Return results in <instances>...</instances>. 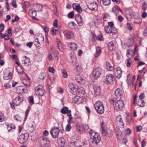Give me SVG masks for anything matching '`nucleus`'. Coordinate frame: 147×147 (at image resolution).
Wrapping results in <instances>:
<instances>
[{"mask_svg": "<svg viewBox=\"0 0 147 147\" xmlns=\"http://www.w3.org/2000/svg\"><path fill=\"white\" fill-rule=\"evenodd\" d=\"M89 134L91 139L92 140L91 141L92 143H95L96 144L99 142L100 140V138L98 133L92 130H90L89 131Z\"/></svg>", "mask_w": 147, "mask_h": 147, "instance_id": "f257e3e1", "label": "nucleus"}, {"mask_svg": "<svg viewBox=\"0 0 147 147\" xmlns=\"http://www.w3.org/2000/svg\"><path fill=\"white\" fill-rule=\"evenodd\" d=\"M94 107L97 112L99 114H102L104 112V108L102 102L97 101L94 105Z\"/></svg>", "mask_w": 147, "mask_h": 147, "instance_id": "f03ea898", "label": "nucleus"}, {"mask_svg": "<svg viewBox=\"0 0 147 147\" xmlns=\"http://www.w3.org/2000/svg\"><path fill=\"white\" fill-rule=\"evenodd\" d=\"M102 72L101 69L100 67H97L94 68L92 72V76L94 79H97L99 78Z\"/></svg>", "mask_w": 147, "mask_h": 147, "instance_id": "7ed1b4c3", "label": "nucleus"}, {"mask_svg": "<svg viewBox=\"0 0 147 147\" xmlns=\"http://www.w3.org/2000/svg\"><path fill=\"white\" fill-rule=\"evenodd\" d=\"M44 36L42 34H39L35 39L34 41L35 45L36 47H38L40 45L44 42Z\"/></svg>", "mask_w": 147, "mask_h": 147, "instance_id": "20e7f679", "label": "nucleus"}, {"mask_svg": "<svg viewBox=\"0 0 147 147\" xmlns=\"http://www.w3.org/2000/svg\"><path fill=\"white\" fill-rule=\"evenodd\" d=\"M39 142L40 145L44 147H48L49 146L50 141L47 138L44 136H42L39 138Z\"/></svg>", "mask_w": 147, "mask_h": 147, "instance_id": "39448f33", "label": "nucleus"}, {"mask_svg": "<svg viewBox=\"0 0 147 147\" xmlns=\"http://www.w3.org/2000/svg\"><path fill=\"white\" fill-rule=\"evenodd\" d=\"M123 101L121 99H118L115 104L114 108L117 111H119L123 108Z\"/></svg>", "mask_w": 147, "mask_h": 147, "instance_id": "423d86ee", "label": "nucleus"}, {"mask_svg": "<svg viewBox=\"0 0 147 147\" xmlns=\"http://www.w3.org/2000/svg\"><path fill=\"white\" fill-rule=\"evenodd\" d=\"M29 138V134L27 133L22 134L19 137L18 141L21 144H23L26 142Z\"/></svg>", "mask_w": 147, "mask_h": 147, "instance_id": "0eeeda50", "label": "nucleus"}, {"mask_svg": "<svg viewBox=\"0 0 147 147\" xmlns=\"http://www.w3.org/2000/svg\"><path fill=\"white\" fill-rule=\"evenodd\" d=\"M69 90L73 95H76L78 92V88L73 83H70L68 85Z\"/></svg>", "mask_w": 147, "mask_h": 147, "instance_id": "6e6552de", "label": "nucleus"}, {"mask_svg": "<svg viewBox=\"0 0 147 147\" xmlns=\"http://www.w3.org/2000/svg\"><path fill=\"white\" fill-rule=\"evenodd\" d=\"M59 132V128L56 127H53L50 131L52 138H56L58 137Z\"/></svg>", "mask_w": 147, "mask_h": 147, "instance_id": "1a4fd4ad", "label": "nucleus"}, {"mask_svg": "<svg viewBox=\"0 0 147 147\" xmlns=\"http://www.w3.org/2000/svg\"><path fill=\"white\" fill-rule=\"evenodd\" d=\"M102 134L103 136H105L112 132V130L108 128L104 127L102 123H101Z\"/></svg>", "mask_w": 147, "mask_h": 147, "instance_id": "9d476101", "label": "nucleus"}, {"mask_svg": "<svg viewBox=\"0 0 147 147\" xmlns=\"http://www.w3.org/2000/svg\"><path fill=\"white\" fill-rule=\"evenodd\" d=\"M35 92L37 95L42 96L45 92V90L42 86H37L35 89Z\"/></svg>", "mask_w": 147, "mask_h": 147, "instance_id": "9b49d317", "label": "nucleus"}, {"mask_svg": "<svg viewBox=\"0 0 147 147\" xmlns=\"http://www.w3.org/2000/svg\"><path fill=\"white\" fill-rule=\"evenodd\" d=\"M122 70L119 67H117L114 69V75L115 77L119 79L121 77Z\"/></svg>", "mask_w": 147, "mask_h": 147, "instance_id": "f8f14e48", "label": "nucleus"}, {"mask_svg": "<svg viewBox=\"0 0 147 147\" xmlns=\"http://www.w3.org/2000/svg\"><path fill=\"white\" fill-rule=\"evenodd\" d=\"M59 145L61 147H66L67 143L65 140L63 138H59L58 140Z\"/></svg>", "mask_w": 147, "mask_h": 147, "instance_id": "ddd939ff", "label": "nucleus"}, {"mask_svg": "<svg viewBox=\"0 0 147 147\" xmlns=\"http://www.w3.org/2000/svg\"><path fill=\"white\" fill-rule=\"evenodd\" d=\"M114 79V76L111 74H108L106 76V80L109 84H113Z\"/></svg>", "mask_w": 147, "mask_h": 147, "instance_id": "4468645a", "label": "nucleus"}, {"mask_svg": "<svg viewBox=\"0 0 147 147\" xmlns=\"http://www.w3.org/2000/svg\"><path fill=\"white\" fill-rule=\"evenodd\" d=\"M73 8L74 9L76 10L78 13H81L82 10L80 4L78 3H74L73 4Z\"/></svg>", "mask_w": 147, "mask_h": 147, "instance_id": "2eb2a0df", "label": "nucleus"}, {"mask_svg": "<svg viewBox=\"0 0 147 147\" xmlns=\"http://www.w3.org/2000/svg\"><path fill=\"white\" fill-rule=\"evenodd\" d=\"M75 20L80 26H82L83 25L82 20V17L79 14H76L75 16Z\"/></svg>", "mask_w": 147, "mask_h": 147, "instance_id": "dca6fc26", "label": "nucleus"}, {"mask_svg": "<svg viewBox=\"0 0 147 147\" xmlns=\"http://www.w3.org/2000/svg\"><path fill=\"white\" fill-rule=\"evenodd\" d=\"M75 79L76 81L81 84H83L85 83V80L79 75H77L76 76Z\"/></svg>", "mask_w": 147, "mask_h": 147, "instance_id": "f3484780", "label": "nucleus"}, {"mask_svg": "<svg viewBox=\"0 0 147 147\" xmlns=\"http://www.w3.org/2000/svg\"><path fill=\"white\" fill-rule=\"evenodd\" d=\"M88 7L90 10L95 11L97 9L98 5L96 3H93L90 4Z\"/></svg>", "mask_w": 147, "mask_h": 147, "instance_id": "a211bd4d", "label": "nucleus"}, {"mask_svg": "<svg viewBox=\"0 0 147 147\" xmlns=\"http://www.w3.org/2000/svg\"><path fill=\"white\" fill-rule=\"evenodd\" d=\"M23 101V99L19 96L16 97L13 100V102L16 106L19 105L20 103Z\"/></svg>", "mask_w": 147, "mask_h": 147, "instance_id": "6ab92c4d", "label": "nucleus"}, {"mask_svg": "<svg viewBox=\"0 0 147 147\" xmlns=\"http://www.w3.org/2000/svg\"><path fill=\"white\" fill-rule=\"evenodd\" d=\"M115 95L119 99H121L123 97L122 92L119 89H116L115 92Z\"/></svg>", "mask_w": 147, "mask_h": 147, "instance_id": "aec40b11", "label": "nucleus"}, {"mask_svg": "<svg viewBox=\"0 0 147 147\" xmlns=\"http://www.w3.org/2000/svg\"><path fill=\"white\" fill-rule=\"evenodd\" d=\"M64 35L67 38H71L74 36L73 33L71 31L66 30L63 32Z\"/></svg>", "mask_w": 147, "mask_h": 147, "instance_id": "412c9836", "label": "nucleus"}, {"mask_svg": "<svg viewBox=\"0 0 147 147\" xmlns=\"http://www.w3.org/2000/svg\"><path fill=\"white\" fill-rule=\"evenodd\" d=\"M93 89L95 94L97 95L100 94L101 92V88L100 86L97 85H94L93 86Z\"/></svg>", "mask_w": 147, "mask_h": 147, "instance_id": "4be33fe9", "label": "nucleus"}, {"mask_svg": "<svg viewBox=\"0 0 147 147\" xmlns=\"http://www.w3.org/2000/svg\"><path fill=\"white\" fill-rule=\"evenodd\" d=\"M108 47L110 51H113L115 49V45L113 41H111L108 43Z\"/></svg>", "mask_w": 147, "mask_h": 147, "instance_id": "5701e85b", "label": "nucleus"}, {"mask_svg": "<svg viewBox=\"0 0 147 147\" xmlns=\"http://www.w3.org/2000/svg\"><path fill=\"white\" fill-rule=\"evenodd\" d=\"M24 88L22 86L16 87V92L18 94H20L24 92Z\"/></svg>", "mask_w": 147, "mask_h": 147, "instance_id": "b1692460", "label": "nucleus"}, {"mask_svg": "<svg viewBox=\"0 0 147 147\" xmlns=\"http://www.w3.org/2000/svg\"><path fill=\"white\" fill-rule=\"evenodd\" d=\"M30 14V15H31L32 16V19L33 20H38V19L36 18H35V17L36 16V11L35 10H30L29 11Z\"/></svg>", "mask_w": 147, "mask_h": 147, "instance_id": "393cba45", "label": "nucleus"}, {"mask_svg": "<svg viewBox=\"0 0 147 147\" xmlns=\"http://www.w3.org/2000/svg\"><path fill=\"white\" fill-rule=\"evenodd\" d=\"M116 119L117 122L119 123V124L121 126H124V124L123 123L121 116L120 115H119L117 117Z\"/></svg>", "mask_w": 147, "mask_h": 147, "instance_id": "a878e982", "label": "nucleus"}, {"mask_svg": "<svg viewBox=\"0 0 147 147\" xmlns=\"http://www.w3.org/2000/svg\"><path fill=\"white\" fill-rule=\"evenodd\" d=\"M7 128L9 132H12L14 130L15 126L14 125L12 124H8Z\"/></svg>", "mask_w": 147, "mask_h": 147, "instance_id": "bb28decb", "label": "nucleus"}, {"mask_svg": "<svg viewBox=\"0 0 147 147\" xmlns=\"http://www.w3.org/2000/svg\"><path fill=\"white\" fill-rule=\"evenodd\" d=\"M119 11L122 13L123 12L118 7H114L112 8V11L116 14L118 13Z\"/></svg>", "mask_w": 147, "mask_h": 147, "instance_id": "cd10ccee", "label": "nucleus"}, {"mask_svg": "<svg viewBox=\"0 0 147 147\" xmlns=\"http://www.w3.org/2000/svg\"><path fill=\"white\" fill-rule=\"evenodd\" d=\"M106 68L109 71H112L114 69L113 67L110 65V63L108 61L106 63Z\"/></svg>", "mask_w": 147, "mask_h": 147, "instance_id": "c85d7f7f", "label": "nucleus"}, {"mask_svg": "<svg viewBox=\"0 0 147 147\" xmlns=\"http://www.w3.org/2000/svg\"><path fill=\"white\" fill-rule=\"evenodd\" d=\"M12 74L9 72L8 74H4L3 76V79L5 80H8L11 78Z\"/></svg>", "mask_w": 147, "mask_h": 147, "instance_id": "c756f323", "label": "nucleus"}, {"mask_svg": "<svg viewBox=\"0 0 147 147\" xmlns=\"http://www.w3.org/2000/svg\"><path fill=\"white\" fill-rule=\"evenodd\" d=\"M101 51L100 48L97 47H96V52L95 54V57H97L98 55L101 53Z\"/></svg>", "mask_w": 147, "mask_h": 147, "instance_id": "7c9ffc66", "label": "nucleus"}, {"mask_svg": "<svg viewBox=\"0 0 147 147\" xmlns=\"http://www.w3.org/2000/svg\"><path fill=\"white\" fill-rule=\"evenodd\" d=\"M102 4L105 6H108L111 3V0H102Z\"/></svg>", "mask_w": 147, "mask_h": 147, "instance_id": "2f4dec72", "label": "nucleus"}, {"mask_svg": "<svg viewBox=\"0 0 147 147\" xmlns=\"http://www.w3.org/2000/svg\"><path fill=\"white\" fill-rule=\"evenodd\" d=\"M137 104L139 106L143 107L144 105V102L142 100L140 99L137 103Z\"/></svg>", "mask_w": 147, "mask_h": 147, "instance_id": "473e14b6", "label": "nucleus"}, {"mask_svg": "<svg viewBox=\"0 0 147 147\" xmlns=\"http://www.w3.org/2000/svg\"><path fill=\"white\" fill-rule=\"evenodd\" d=\"M74 100L75 103L79 104L81 102L80 101L81 98L78 96H76L74 97Z\"/></svg>", "mask_w": 147, "mask_h": 147, "instance_id": "72a5a7b5", "label": "nucleus"}, {"mask_svg": "<svg viewBox=\"0 0 147 147\" xmlns=\"http://www.w3.org/2000/svg\"><path fill=\"white\" fill-rule=\"evenodd\" d=\"M75 23L73 22H69L68 24L69 27L71 29L75 28Z\"/></svg>", "mask_w": 147, "mask_h": 147, "instance_id": "f704fd0d", "label": "nucleus"}, {"mask_svg": "<svg viewBox=\"0 0 147 147\" xmlns=\"http://www.w3.org/2000/svg\"><path fill=\"white\" fill-rule=\"evenodd\" d=\"M118 98H112L110 99L109 100L111 104L112 105H114V103H115L117 102V100H118Z\"/></svg>", "mask_w": 147, "mask_h": 147, "instance_id": "c9c22d12", "label": "nucleus"}, {"mask_svg": "<svg viewBox=\"0 0 147 147\" xmlns=\"http://www.w3.org/2000/svg\"><path fill=\"white\" fill-rule=\"evenodd\" d=\"M68 108L67 107H63L61 110V112L63 114H65L68 111Z\"/></svg>", "mask_w": 147, "mask_h": 147, "instance_id": "e433bc0d", "label": "nucleus"}, {"mask_svg": "<svg viewBox=\"0 0 147 147\" xmlns=\"http://www.w3.org/2000/svg\"><path fill=\"white\" fill-rule=\"evenodd\" d=\"M134 21L135 23L140 24L142 22V20L140 18H137L134 19Z\"/></svg>", "mask_w": 147, "mask_h": 147, "instance_id": "4c0bfd02", "label": "nucleus"}, {"mask_svg": "<svg viewBox=\"0 0 147 147\" xmlns=\"http://www.w3.org/2000/svg\"><path fill=\"white\" fill-rule=\"evenodd\" d=\"M76 130L78 133H81L83 132V128L80 125L76 127Z\"/></svg>", "mask_w": 147, "mask_h": 147, "instance_id": "58836bf2", "label": "nucleus"}, {"mask_svg": "<svg viewBox=\"0 0 147 147\" xmlns=\"http://www.w3.org/2000/svg\"><path fill=\"white\" fill-rule=\"evenodd\" d=\"M111 34H112L113 36L117 33L116 29L114 27H111Z\"/></svg>", "mask_w": 147, "mask_h": 147, "instance_id": "ea45409f", "label": "nucleus"}, {"mask_svg": "<svg viewBox=\"0 0 147 147\" xmlns=\"http://www.w3.org/2000/svg\"><path fill=\"white\" fill-rule=\"evenodd\" d=\"M46 76V75L44 73H42L39 76V78L40 80V81H41L43 80L45 77Z\"/></svg>", "mask_w": 147, "mask_h": 147, "instance_id": "a19ab883", "label": "nucleus"}, {"mask_svg": "<svg viewBox=\"0 0 147 147\" xmlns=\"http://www.w3.org/2000/svg\"><path fill=\"white\" fill-rule=\"evenodd\" d=\"M28 101L30 105H32L34 104V98L33 96H31L29 97Z\"/></svg>", "mask_w": 147, "mask_h": 147, "instance_id": "79ce46f5", "label": "nucleus"}, {"mask_svg": "<svg viewBox=\"0 0 147 147\" xmlns=\"http://www.w3.org/2000/svg\"><path fill=\"white\" fill-rule=\"evenodd\" d=\"M70 45H72L70 46L71 48L74 50H76L77 48V46L74 43H70Z\"/></svg>", "mask_w": 147, "mask_h": 147, "instance_id": "37998d69", "label": "nucleus"}, {"mask_svg": "<svg viewBox=\"0 0 147 147\" xmlns=\"http://www.w3.org/2000/svg\"><path fill=\"white\" fill-rule=\"evenodd\" d=\"M111 27H110L108 26H106L105 27V31L108 33L111 34Z\"/></svg>", "mask_w": 147, "mask_h": 147, "instance_id": "c03bdc74", "label": "nucleus"}, {"mask_svg": "<svg viewBox=\"0 0 147 147\" xmlns=\"http://www.w3.org/2000/svg\"><path fill=\"white\" fill-rule=\"evenodd\" d=\"M115 130L116 134L117 136H119L121 135V131L119 128H117L115 129Z\"/></svg>", "mask_w": 147, "mask_h": 147, "instance_id": "a18cd8bd", "label": "nucleus"}, {"mask_svg": "<svg viewBox=\"0 0 147 147\" xmlns=\"http://www.w3.org/2000/svg\"><path fill=\"white\" fill-rule=\"evenodd\" d=\"M14 119L19 121H21L22 120L21 117L18 115H15L14 116Z\"/></svg>", "mask_w": 147, "mask_h": 147, "instance_id": "49530a36", "label": "nucleus"}, {"mask_svg": "<svg viewBox=\"0 0 147 147\" xmlns=\"http://www.w3.org/2000/svg\"><path fill=\"white\" fill-rule=\"evenodd\" d=\"M147 8V3L143 2L142 6V9L143 11H145Z\"/></svg>", "mask_w": 147, "mask_h": 147, "instance_id": "de8ad7c7", "label": "nucleus"}, {"mask_svg": "<svg viewBox=\"0 0 147 147\" xmlns=\"http://www.w3.org/2000/svg\"><path fill=\"white\" fill-rule=\"evenodd\" d=\"M61 72L64 78H67L68 76L67 72L65 70L63 69L61 70Z\"/></svg>", "mask_w": 147, "mask_h": 147, "instance_id": "09e8293b", "label": "nucleus"}, {"mask_svg": "<svg viewBox=\"0 0 147 147\" xmlns=\"http://www.w3.org/2000/svg\"><path fill=\"white\" fill-rule=\"evenodd\" d=\"M126 119L127 123L129 124L131 121V116L129 115H128L126 117Z\"/></svg>", "mask_w": 147, "mask_h": 147, "instance_id": "8fccbe9b", "label": "nucleus"}, {"mask_svg": "<svg viewBox=\"0 0 147 147\" xmlns=\"http://www.w3.org/2000/svg\"><path fill=\"white\" fill-rule=\"evenodd\" d=\"M30 111V110L29 109V108H28L27 110H26L25 112V117L24 119V122L26 119L27 117L28 116V115Z\"/></svg>", "mask_w": 147, "mask_h": 147, "instance_id": "3c124183", "label": "nucleus"}, {"mask_svg": "<svg viewBox=\"0 0 147 147\" xmlns=\"http://www.w3.org/2000/svg\"><path fill=\"white\" fill-rule=\"evenodd\" d=\"M77 70L79 72L82 71V69L80 65H78L76 66Z\"/></svg>", "mask_w": 147, "mask_h": 147, "instance_id": "603ef678", "label": "nucleus"}, {"mask_svg": "<svg viewBox=\"0 0 147 147\" xmlns=\"http://www.w3.org/2000/svg\"><path fill=\"white\" fill-rule=\"evenodd\" d=\"M5 120V118L3 116L2 113H0V122L4 121Z\"/></svg>", "mask_w": 147, "mask_h": 147, "instance_id": "864d4df0", "label": "nucleus"}, {"mask_svg": "<svg viewBox=\"0 0 147 147\" xmlns=\"http://www.w3.org/2000/svg\"><path fill=\"white\" fill-rule=\"evenodd\" d=\"M74 12L73 11H71L68 14L67 16L69 18H72L74 17Z\"/></svg>", "mask_w": 147, "mask_h": 147, "instance_id": "5fc2aeb1", "label": "nucleus"}, {"mask_svg": "<svg viewBox=\"0 0 147 147\" xmlns=\"http://www.w3.org/2000/svg\"><path fill=\"white\" fill-rule=\"evenodd\" d=\"M127 28L129 30H131L132 29V27L131 26V24L129 22L127 23Z\"/></svg>", "mask_w": 147, "mask_h": 147, "instance_id": "6e6d98bb", "label": "nucleus"}, {"mask_svg": "<svg viewBox=\"0 0 147 147\" xmlns=\"http://www.w3.org/2000/svg\"><path fill=\"white\" fill-rule=\"evenodd\" d=\"M17 70L19 73L21 74H22L23 73V70L20 67H17Z\"/></svg>", "mask_w": 147, "mask_h": 147, "instance_id": "4d7b16f0", "label": "nucleus"}, {"mask_svg": "<svg viewBox=\"0 0 147 147\" xmlns=\"http://www.w3.org/2000/svg\"><path fill=\"white\" fill-rule=\"evenodd\" d=\"M50 51L53 54H55L56 53L55 48L54 47H50Z\"/></svg>", "mask_w": 147, "mask_h": 147, "instance_id": "13d9d810", "label": "nucleus"}, {"mask_svg": "<svg viewBox=\"0 0 147 147\" xmlns=\"http://www.w3.org/2000/svg\"><path fill=\"white\" fill-rule=\"evenodd\" d=\"M4 38L6 40H8L9 38V36L7 33L3 34V36H2V38Z\"/></svg>", "mask_w": 147, "mask_h": 147, "instance_id": "bf43d9fd", "label": "nucleus"}, {"mask_svg": "<svg viewBox=\"0 0 147 147\" xmlns=\"http://www.w3.org/2000/svg\"><path fill=\"white\" fill-rule=\"evenodd\" d=\"M49 71L50 72L54 73L55 72V69L53 67H50L48 68Z\"/></svg>", "mask_w": 147, "mask_h": 147, "instance_id": "052dcab7", "label": "nucleus"}, {"mask_svg": "<svg viewBox=\"0 0 147 147\" xmlns=\"http://www.w3.org/2000/svg\"><path fill=\"white\" fill-rule=\"evenodd\" d=\"M134 16V15L132 13H127L126 15V16L127 18V17L129 18V17H130V18H133Z\"/></svg>", "mask_w": 147, "mask_h": 147, "instance_id": "680f3d73", "label": "nucleus"}, {"mask_svg": "<svg viewBox=\"0 0 147 147\" xmlns=\"http://www.w3.org/2000/svg\"><path fill=\"white\" fill-rule=\"evenodd\" d=\"M29 5L30 4L28 2L26 1L24 3L23 7L24 8H27L29 6Z\"/></svg>", "mask_w": 147, "mask_h": 147, "instance_id": "e2e57ef3", "label": "nucleus"}, {"mask_svg": "<svg viewBox=\"0 0 147 147\" xmlns=\"http://www.w3.org/2000/svg\"><path fill=\"white\" fill-rule=\"evenodd\" d=\"M71 125L69 124H68L65 128V131H69L71 129Z\"/></svg>", "mask_w": 147, "mask_h": 147, "instance_id": "0e129e2a", "label": "nucleus"}, {"mask_svg": "<svg viewBox=\"0 0 147 147\" xmlns=\"http://www.w3.org/2000/svg\"><path fill=\"white\" fill-rule=\"evenodd\" d=\"M52 32V35H56L57 33L56 32L57 31V30L56 29H55L53 28H52L51 30Z\"/></svg>", "mask_w": 147, "mask_h": 147, "instance_id": "69168bd1", "label": "nucleus"}, {"mask_svg": "<svg viewBox=\"0 0 147 147\" xmlns=\"http://www.w3.org/2000/svg\"><path fill=\"white\" fill-rule=\"evenodd\" d=\"M130 59H128L127 60V67H130L131 65V62L130 61Z\"/></svg>", "mask_w": 147, "mask_h": 147, "instance_id": "338daca9", "label": "nucleus"}, {"mask_svg": "<svg viewBox=\"0 0 147 147\" xmlns=\"http://www.w3.org/2000/svg\"><path fill=\"white\" fill-rule=\"evenodd\" d=\"M82 126L83 127V130H87L89 128L88 126L86 124H83Z\"/></svg>", "mask_w": 147, "mask_h": 147, "instance_id": "774afa93", "label": "nucleus"}]
</instances>
